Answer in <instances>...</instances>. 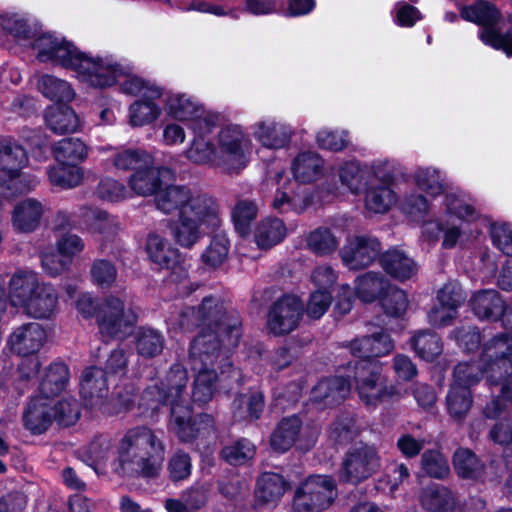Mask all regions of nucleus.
Masks as SVG:
<instances>
[{
    "label": "nucleus",
    "instance_id": "1",
    "mask_svg": "<svg viewBox=\"0 0 512 512\" xmlns=\"http://www.w3.org/2000/svg\"><path fill=\"white\" fill-rule=\"evenodd\" d=\"M96 472H104L108 464L122 478L154 480L160 477L166 456V444L161 434L146 425L127 429L116 450L112 438L99 435L88 448Z\"/></svg>",
    "mask_w": 512,
    "mask_h": 512
},
{
    "label": "nucleus",
    "instance_id": "2",
    "mask_svg": "<svg viewBox=\"0 0 512 512\" xmlns=\"http://www.w3.org/2000/svg\"><path fill=\"white\" fill-rule=\"evenodd\" d=\"M188 381L186 370L180 365H173L166 375L165 391L157 386L148 387L142 397V405L152 410L159 403L171 406L169 429L181 442H192L198 435L212 428V418L208 414L193 416L191 407L184 405L182 394Z\"/></svg>",
    "mask_w": 512,
    "mask_h": 512
},
{
    "label": "nucleus",
    "instance_id": "3",
    "mask_svg": "<svg viewBox=\"0 0 512 512\" xmlns=\"http://www.w3.org/2000/svg\"><path fill=\"white\" fill-rule=\"evenodd\" d=\"M226 337L227 346L235 347L240 337V323L237 317L227 314L218 323H212L210 327L202 328L190 346L189 356L192 369L210 367L220 369L221 374L228 373V377H240V371L232 367L226 352H224L220 339Z\"/></svg>",
    "mask_w": 512,
    "mask_h": 512
},
{
    "label": "nucleus",
    "instance_id": "4",
    "mask_svg": "<svg viewBox=\"0 0 512 512\" xmlns=\"http://www.w3.org/2000/svg\"><path fill=\"white\" fill-rule=\"evenodd\" d=\"M9 300L29 317L49 319L57 310L58 293L32 270H18L9 281Z\"/></svg>",
    "mask_w": 512,
    "mask_h": 512
},
{
    "label": "nucleus",
    "instance_id": "5",
    "mask_svg": "<svg viewBox=\"0 0 512 512\" xmlns=\"http://www.w3.org/2000/svg\"><path fill=\"white\" fill-rule=\"evenodd\" d=\"M33 47L37 51L39 61L70 68L77 73L79 80L86 84L105 83L101 76L90 74V69L97 67L95 57L78 51L73 44L63 38L44 33L36 38Z\"/></svg>",
    "mask_w": 512,
    "mask_h": 512
},
{
    "label": "nucleus",
    "instance_id": "6",
    "mask_svg": "<svg viewBox=\"0 0 512 512\" xmlns=\"http://www.w3.org/2000/svg\"><path fill=\"white\" fill-rule=\"evenodd\" d=\"M96 69H90V74L101 76L105 83L88 84L95 88H105L118 83L123 93L129 95L141 94L144 98L156 99L162 96V90L155 85L147 84L143 79L133 74L132 67L116 61L112 56L95 57Z\"/></svg>",
    "mask_w": 512,
    "mask_h": 512
},
{
    "label": "nucleus",
    "instance_id": "7",
    "mask_svg": "<svg viewBox=\"0 0 512 512\" xmlns=\"http://www.w3.org/2000/svg\"><path fill=\"white\" fill-rule=\"evenodd\" d=\"M351 373L348 377L353 381L354 388L362 403L376 407L396 395V389L387 384L378 361L360 359L349 363Z\"/></svg>",
    "mask_w": 512,
    "mask_h": 512
},
{
    "label": "nucleus",
    "instance_id": "8",
    "mask_svg": "<svg viewBox=\"0 0 512 512\" xmlns=\"http://www.w3.org/2000/svg\"><path fill=\"white\" fill-rule=\"evenodd\" d=\"M460 15L466 21L482 26L479 37L484 44L503 51L508 57L512 56V32L503 34L495 28L502 14L493 3L478 0L463 6Z\"/></svg>",
    "mask_w": 512,
    "mask_h": 512
},
{
    "label": "nucleus",
    "instance_id": "9",
    "mask_svg": "<svg viewBox=\"0 0 512 512\" xmlns=\"http://www.w3.org/2000/svg\"><path fill=\"white\" fill-rule=\"evenodd\" d=\"M218 168L226 173H239L248 162L251 140L240 125L229 124L221 128L215 137Z\"/></svg>",
    "mask_w": 512,
    "mask_h": 512
},
{
    "label": "nucleus",
    "instance_id": "10",
    "mask_svg": "<svg viewBox=\"0 0 512 512\" xmlns=\"http://www.w3.org/2000/svg\"><path fill=\"white\" fill-rule=\"evenodd\" d=\"M99 332L104 338L126 336L137 322L138 316L126 293L105 298L97 315Z\"/></svg>",
    "mask_w": 512,
    "mask_h": 512
},
{
    "label": "nucleus",
    "instance_id": "11",
    "mask_svg": "<svg viewBox=\"0 0 512 512\" xmlns=\"http://www.w3.org/2000/svg\"><path fill=\"white\" fill-rule=\"evenodd\" d=\"M336 496L337 486L331 476L311 475L295 489L292 509L294 512H322Z\"/></svg>",
    "mask_w": 512,
    "mask_h": 512
},
{
    "label": "nucleus",
    "instance_id": "12",
    "mask_svg": "<svg viewBox=\"0 0 512 512\" xmlns=\"http://www.w3.org/2000/svg\"><path fill=\"white\" fill-rule=\"evenodd\" d=\"M215 200L205 193L193 191L186 186L171 185L160 190L155 197L158 210L165 214L177 213L178 217L198 211L206 212Z\"/></svg>",
    "mask_w": 512,
    "mask_h": 512
},
{
    "label": "nucleus",
    "instance_id": "13",
    "mask_svg": "<svg viewBox=\"0 0 512 512\" xmlns=\"http://www.w3.org/2000/svg\"><path fill=\"white\" fill-rule=\"evenodd\" d=\"M381 467V457L374 445L358 443L349 448L342 462L340 477L353 484L360 483Z\"/></svg>",
    "mask_w": 512,
    "mask_h": 512
},
{
    "label": "nucleus",
    "instance_id": "14",
    "mask_svg": "<svg viewBox=\"0 0 512 512\" xmlns=\"http://www.w3.org/2000/svg\"><path fill=\"white\" fill-rule=\"evenodd\" d=\"M319 435L316 425H302L298 416L283 418L273 430L270 445L277 452H286L297 442L301 448H309Z\"/></svg>",
    "mask_w": 512,
    "mask_h": 512
},
{
    "label": "nucleus",
    "instance_id": "15",
    "mask_svg": "<svg viewBox=\"0 0 512 512\" xmlns=\"http://www.w3.org/2000/svg\"><path fill=\"white\" fill-rule=\"evenodd\" d=\"M218 222V207L216 202L208 206L207 213L192 211L178 217L170 225V233L175 242L183 248L193 247L204 235L203 226H215Z\"/></svg>",
    "mask_w": 512,
    "mask_h": 512
},
{
    "label": "nucleus",
    "instance_id": "16",
    "mask_svg": "<svg viewBox=\"0 0 512 512\" xmlns=\"http://www.w3.org/2000/svg\"><path fill=\"white\" fill-rule=\"evenodd\" d=\"M481 363L486 379H499L512 370V336L500 333L483 343Z\"/></svg>",
    "mask_w": 512,
    "mask_h": 512
},
{
    "label": "nucleus",
    "instance_id": "17",
    "mask_svg": "<svg viewBox=\"0 0 512 512\" xmlns=\"http://www.w3.org/2000/svg\"><path fill=\"white\" fill-rule=\"evenodd\" d=\"M380 242L370 235L353 236L347 239L340 251L343 264L351 270L368 267L379 256Z\"/></svg>",
    "mask_w": 512,
    "mask_h": 512
},
{
    "label": "nucleus",
    "instance_id": "18",
    "mask_svg": "<svg viewBox=\"0 0 512 512\" xmlns=\"http://www.w3.org/2000/svg\"><path fill=\"white\" fill-rule=\"evenodd\" d=\"M226 317L227 311L216 298L205 297L198 311L192 307L186 308L177 319L171 317L170 322L175 329L188 331L194 326L210 327L212 323H218L220 319Z\"/></svg>",
    "mask_w": 512,
    "mask_h": 512
},
{
    "label": "nucleus",
    "instance_id": "19",
    "mask_svg": "<svg viewBox=\"0 0 512 512\" xmlns=\"http://www.w3.org/2000/svg\"><path fill=\"white\" fill-rule=\"evenodd\" d=\"M303 306L299 298L284 296L278 299L270 308L267 326L275 335L292 332L299 324Z\"/></svg>",
    "mask_w": 512,
    "mask_h": 512
},
{
    "label": "nucleus",
    "instance_id": "20",
    "mask_svg": "<svg viewBox=\"0 0 512 512\" xmlns=\"http://www.w3.org/2000/svg\"><path fill=\"white\" fill-rule=\"evenodd\" d=\"M46 341V332L36 322L24 323L12 330L7 339L9 350L21 357H29L40 351Z\"/></svg>",
    "mask_w": 512,
    "mask_h": 512
},
{
    "label": "nucleus",
    "instance_id": "21",
    "mask_svg": "<svg viewBox=\"0 0 512 512\" xmlns=\"http://www.w3.org/2000/svg\"><path fill=\"white\" fill-rule=\"evenodd\" d=\"M166 107L174 118L191 122L194 132H200L202 125H212L211 118L205 112L203 106L188 95L175 94L170 96L167 99Z\"/></svg>",
    "mask_w": 512,
    "mask_h": 512
},
{
    "label": "nucleus",
    "instance_id": "22",
    "mask_svg": "<svg viewBox=\"0 0 512 512\" xmlns=\"http://www.w3.org/2000/svg\"><path fill=\"white\" fill-rule=\"evenodd\" d=\"M98 151L105 155L103 164L106 168L119 171H136L138 168L152 164V156L140 149L99 147Z\"/></svg>",
    "mask_w": 512,
    "mask_h": 512
},
{
    "label": "nucleus",
    "instance_id": "23",
    "mask_svg": "<svg viewBox=\"0 0 512 512\" xmlns=\"http://www.w3.org/2000/svg\"><path fill=\"white\" fill-rule=\"evenodd\" d=\"M24 427L32 434L44 433L55 420L53 399L43 395L32 397L23 412Z\"/></svg>",
    "mask_w": 512,
    "mask_h": 512
},
{
    "label": "nucleus",
    "instance_id": "24",
    "mask_svg": "<svg viewBox=\"0 0 512 512\" xmlns=\"http://www.w3.org/2000/svg\"><path fill=\"white\" fill-rule=\"evenodd\" d=\"M173 171L166 167H156L154 163L138 168L129 179L128 186L131 192L137 196H151L161 186V177L172 178Z\"/></svg>",
    "mask_w": 512,
    "mask_h": 512
},
{
    "label": "nucleus",
    "instance_id": "25",
    "mask_svg": "<svg viewBox=\"0 0 512 512\" xmlns=\"http://www.w3.org/2000/svg\"><path fill=\"white\" fill-rule=\"evenodd\" d=\"M80 393L91 408H102L108 395L107 374L97 367H90L82 374Z\"/></svg>",
    "mask_w": 512,
    "mask_h": 512
},
{
    "label": "nucleus",
    "instance_id": "26",
    "mask_svg": "<svg viewBox=\"0 0 512 512\" xmlns=\"http://www.w3.org/2000/svg\"><path fill=\"white\" fill-rule=\"evenodd\" d=\"M45 205L36 198H26L18 202L11 212V222L15 231L31 233L41 223Z\"/></svg>",
    "mask_w": 512,
    "mask_h": 512
},
{
    "label": "nucleus",
    "instance_id": "27",
    "mask_svg": "<svg viewBox=\"0 0 512 512\" xmlns=\"http://www.w3.org/2000/svg\"><path fill=\"white\" fill-rule=\"evenodd\" d=\"M293 134L294 131L288 124L274 120H262L253 125L255 139L269 149L286 147Z\"/></svg>",
    "mask_w": 512,
    "mask_h": 512
},
{
    "label": "nucleus",
    "instance_id": "28",
    "mask_svg": "<svg viewBox=\"0 0 512 512\" xmlns=\"http://www.w3.org/2000/svg\"><path fill=\"white\" fill-rule=\"evenodd\" d=\"M347 347L352 355L370 360L369 358L372 357H382L389 354L394 349V341L389 334L381 331L371 336L355 338L349 342Z\"/></svg>",
    "mask_w": 512,
    "mask_h": 512
},
{
    "label": "nucleus",
    "instance_id": "29",
    "mask_svg": "<svg viewBox=\"0 0 512 512\" xmlns=\"http://www.w3.org/2000/svg\"><path fill=\"white\" fill-rule=\"evenodd\" d=\"M419 502L428 512H453L458 506L456 495L449 488L438 484L423 488Z\"/></svg>",
    "mask_w": 512,
    "mask_h": 512
},
{
    "label": "nucleus",
    "instance_id": "30",
    "mask_svg": "<svg viewBox=\"0 0 512 512\" xmlns=\"http://www.w3.org/2000/svg\"><path fill=\"white\" fill-rule=\"evenodd\" d=\"M211 126L202 125L200 132H195L196 136L185 151L186 158L196 165H207L218 168V153L215 139L211 140L204 136Z\"/></svg>",
    "mask_w": 512,
    "mask_h": 512
},
{
    "label": "nucleus",
    "instance_id": "31",
    "mask_svg": "<svg viewBox=\"0 0 512 512\" xmlns=\"http://www.w3.org/2000/svg\"><path fill=\"white\" fill-rule=\"evenodd\" d=\"M380 263L387 274L400 281L412 278L418 271L415 261L398 249H391L382 254Z\"/></svg>",
    "mask_w": 512,
    "mask_h": 512
},
{
    "label": "nucleus",
    "instance_id": "32",
    "mask_svg": "<svg viewBox=\"0 0 512 512\" xmlns=\"http://www.w3.org/2000/svg\"><path fill=\"white\" fill-rule=\"evenodd\" d=\"M146 252L149 259L160 268L173 269L178 262V250L166 238L155 232L147 236Z\"/></svg>",
    "mask_w": 512,
    "mask_h": 512
},
{
    "label": "nucleus",
    "instance_id": "33",
    "mask_svg": "<svg viewBox=\"0 0 512 512\" xmlns=\"http://www.w3.org/2000/svg\"><path fill=\"white\" fill-rule=\"evenodd\" d=\"M324 160L315 152L299 153L292 161L291 171L296 181L312 183L323 174Z\"/></svg>",
    "mask_w": 512,
    "mask_h": 512
},
{
    "label": "nucleus",
    "instance_id": "34",
    "mask_svg": "<svg viewBox=\"0 0 512 512\" xmlns=\"http://www.w3.org/2000/svg\"><path fill=\"white\" fill-rule=\"evenodd\" d=\"M504 305L501 295L492 289L478 291L470 299L471 309L480 319L498 320Z\"/></svg>",
    "mask_w": 512,
    "mask_h": 512
},
{
    "label": "nucleus",
    "instance_id": "35",
    "mask_svg": "<svg viewBox=\"0 0 512 512\" xmlns=\"http://www.w3.org/2000/svg\"><path fill=\"white\" fill-rule=\"evenodd\" d=\"M28 161L27 152L21 145L8 138L0 139V177L15 175L27 166Z\"/></svg>",
    "mask_w": 512,
    "mask_h": 512
},
{
    "label": "nucleus",
    "instance_id": "36",
    "mask_svg": "<svg viewBox=\"0 0 512 512\" xmlns=\"http://www.w3.org/2000/svg\"><path fill=\"white\" fill-rule=\"evenodd\" d=\"M350 380L335 376L321 380L312 390L315 401L325 402L327 405H334L342 401L350 392Z\"/></svg>",
    "mask_w": 512,
    "mask_h": 512
},
{
    "label": "nucleus",
    "instance_id": "37",
    "mask_svg": "<svg viewBox=\"0 0 512 512\" xmlns=\"http://www.w3.org/2000/svg\"><path fill=\"white\" fill-rule=\"evenodd\" d=\"M449 416L457 422L465 420L473 406V395L468 387L451 384L445 398Z\"/></svg>",
    "mask_w": 512,
    "mask_h": 512
},
{
    "label": "nucleus",
    "instance_id": "38",
    "mask_svg": "<svg viewBox=\"0 0 512 512\" xmlns=\"http://www.w3.org/2000/svg\"><path fill=\"white\" fill-rule=\"evenodd\" d=\"M89 154V147L79 138H64L53 146L55 160L61 164L78 166L86 160Z\"/></svg>",
    "mask_w": 512,
    "mask_h": 512
},
{
    "label": "nucleus",
    "instance_id": "39",
    "mask_svg": "<svg viewBox=\"0 0 512 512\" xmlns=\"http://www.w3.org/2000/svg\"><path fill=\"white\" fill-rule=\"evenodd\" d=\"M287 235L285 223L278 218H266L256 227L254 238L262 249L271 248L284 240Z\"/></svg>",
    "mask_w": 512,
    "mask_h": 512
},
{
    "label": "nucleus",
    "instance_id": "40",
    "mask_svg": "<svg viewBox=\"0 0 512 512\" xmlns=\"http://www.w3.org/2000/svg\"><path fill=\"white\" fill-rule=\"evenodd\" d=\"M45 119L48 128L57 134L74 133L79 128V118L70 107H50Z\"/></svg>",
    "mask_w": 512,
    "mask_h": 512
},
{
    "label": "nucleus",
    "instance_id": "41",
    "mask_svg": "<svg viewBox=\"0 0 512 512\" xmlns=\"http://www.w3.org/2000/svg\"><path fill=\"white\" fill-rule=\"evenodd\" d=\"M287 488L288 483L280 474L265 472L257 480V497L264 503H276Z\"/></svg>",
    "mask_w": 512,
    "mask_h": 512
},
{
    "label": "nucleus",
    "instance_id": "42",
    "mask_svg": "<svg viewBox=\"0 0 512 512\" xmlns=\"http://www.w3.org/2000/svg\"><path fill=\"white\" fill-rule=\"evenodd\" d=\"M192 370L196 372L192 386V399L196 403L205 404L212 399L216 390L218 379L216 368L199 367Z\"/></svg>",
    "mask_w": 512,
    "mask_h": 512
},
{
    "label": "nucleus",
    "instance_id": "43",
    "mask_svg": "<svg viewBox=\"0 0 512 512\" xmlns=\"http://www.w3.org/2000/svg\"><path fill=\"white\" fill-rule=\"evenodd\" d=\"M305 244L317 256H328L338 249L340 240L331 229L318 227L307 233Z\"/></svg>",
    "mask_w": 512,
    "mask_h": 512
},
{
    "label": "nucleus",
    "instance_id": "44",
    "mask_svg": "<svg viewBox=\"0 0 512 512\" xmlns=\"http://www.w3.org/2000/svg\"><path fill=\"white\" fill-rule=\"evenodd\" d=\"M39 184L36 176L17 171L15 175L0 177V194L6 198L16 197L33 191Z\"/></svg>",
    "mask_w": 512,
    "mask_h": 512
},
{
    "label": "nucleus",
    "instance_id": "45",
    "mask_svg": "<svg viewBox=\"0 0 512 512\" xmlns=\"http://www.w3.org/2000/svg\"><path fill=\"white\" fill-rule=\"evenodd\" d=\"M339 179L351 193L358 194L368 185V170L365 165L349 161L340 166Z\"/></svg>",
    "mask_w": 512,
    "mask_h": 512
},
{
    "label": "nucleus",
    "instance_id": "46",
    "mask_svg": "<svg viewBox=\"0 0 512 512\" xmlns=\"http://www.w3.org/2000/svg\"><path fill=\"white\" fill-rule=\"evenodd\" d=\"M68 379L69 371L65 364L55 363L50 365L41 380L39 395L53 399L65 388Z\"/></svg>",
    "mask_w": 512,
    "mask_h": 512
},
{
    "label": "nucleus",
    "instance_id": "47",
    "mask_svg": "<svg viewBox=\"0 0 512 512\" xmlns=\"http://www.w3.org/2000/svg\"><path fill=\"white\" fill-rule=\"evenodd\" d=\"M446 214L459 220L473 221L479 217V213L472 200L463 192L448 193L444 198Z\"/></svg>",
    "mask_w": 512,
    "mask_h": 512
},
{
    "label": "nucleus",
    "instance_id": "48",
    "mask_svg": "<svg viewBox=\"0 0 512 512\" xmlns=\"http://www.w3.org/2000/svg\"><path fill=\"white\" fill-rule=\"evenodd\" d=\"M47 176L53 186L70 189L81 183L83 170L79 166L58 163L48 168Z\"/></svg>",
    "mask_w": 512,
    "mask_h": 512
},
{
    "label": "nucleus",
    "instance_id": "49",
    "mask_svg": "<svg viewBox=\"0 0 512 512\" xmlns=\"http://www.w3.org/2000/svg\"><path fill=\"white\" fill-rule=\"evenodd\" d=\"M37 85L41 93L53 101L68 102L75 96L73 88L67 81L52 75L41 76Z\"/></svg>",
    "mask_w": 512,
    "mask_h": 512
},
{
    "label": "nucleus",
    "instance_id": "50",
    "mask_svg": "<svg viewBox=\"0 0 512 512\" xmlns=\"http://www.w3.org/2000/svg\"><path fill=\"white\" fill-rule=\"evenodd\" d=\"M453 465L461 478L476 479L484 472V464L467 448H459L455 451Z\"/></svg>",
    "mask_w": 512,
    "mask_h": 512
},
{
    "label": "nucleus",
    "instance_id": "51",
    "mask_svg": "<svg viewBox=\"0 0 512 512\" xmlns=\"http://www.w3.org/2000/svg\"><path fill=\"white\" fill-rule=\"evenodd\" d=\"M411 344L417 355L426 360L432 361L443 351L441 338L433 331H419L412 339Z\"/></svg>",
    "mask_w": 512,
    "mask_h": 512
},
{
    "label": "nucleus",
    "instance_id": "52",
    "mask_svg": "<svg viewBox=\"0 0 512 512\" xmlns=\"http://www.w3.org/2000/svg\"><path fill=\"white\" fill-rule=\"evenodd\" d=\"M164 336L152 328H140L136 335V350L145 358H153L159 355L164 348Z\"/></svg>",
    "mask_w": 512,
    "mask_h": 512
},
{
    "label": "nucleus",
    "instance_id": "53",
    "mask_svg": "<svg viewBox=\"0 0 512 512\" xmlns=\"http://www.w3.org/2000/svg\"><path fill=\"white\" fill-rule=\"evenodd\" d=\"M229 246V240L225 235H215L201 254L202 263L209 269L219 268L228 258Z\"/></svg>",
    "mask_w": 512,
    "mask_h": 512
},
{
    "label": "nucleus",
    "instance_id": "54",
    "mask_svg": "<svg viewBox=\"0 0 512 512\" xmlns=\"http://www.w3.org/2000/svg\"><path fill=\"white\" fill-rule=\"evenodd\" d=\"M386 281L380 273L367 272L358 276L355 281V290L363 302H373L384 290Z\"/></svg>",
    "mask_w": 512,
    "mask_h": 512
},
{
    "label": "nucleus",
    "instance_id": "55",
    "mask_svg": "<svg viewBox=\"0 0 512 512\" xmlns=\"http://www.w3.org/2000/svg\"><path fill=\"white\" fill-rule=\"evenodd\" d=\"M256 455V446L250 440L242 438L225 446L221 451L222 458L233 466L249 463Z\"/></svg>",
    "mask_w": 512,
    "mask_h": 512
},
{
    "label": "nucleus",
    "instance_id": "56",
    "mask_svg": "<svg viewBox=\"0 0 512 512\" xmlns=\"http://www.w3.org/2000/svg\"><path fill=\"white\" fill-rule=\"evenodd\" d=\"M396 202V193L388 185L371 187L366 192L365 207L373 213H385Z\"/></svg>",
    "mask_w": 512,
    "mask_h": 512
},
{
    "label": "nucleus",
    "instance_id": "57",
    "mask_svg": "<svg viewBox=\"0 0 512 512\" xmlns=\"http://www.w3.org/2000/svg\"><path fill=\"white\" fill-rule=\"evenodd\" d=\"M137 100L130 105L129 121L132 126L141 127L155 121L161 113V109L151 98Z\"/></svg>",
    "mask_w": 512,
    "mask_h": 512
},
{
    "label": "nucleus",
    "instance_id": "58",
    "mask_svg": "<svg viewBox=\"0 0 512 512\" xmlns=\"http://www.w3.org/2000/svg\"><path fill=\"white\" fill-rule=\"evenodd\" d=\"M258 213V205L253 200L240 199L233 208L232 217L236 230L245 236L250 231V225Z\"/></svg>",
    "mask_w": 512,
    "mask_h": 512
},
{
    "label": "nucleus",
    "instance_id": "59",
    "mask_svg": "<svg viewBox=\"0 0 512 512\" xmlns=\"http://www.w3.org/2000/svg\"><path fill=\"white\" fill-rule=\"evenodd\" d=\"M415 184L426 193L436 196L441 194L445 189L444 178L440 171L431 167L418 168L414 173Z\"/></svg>",
    "mask_w": 512,
    "mask_h": 512
},
{
    "label": "nucleus",
    "instance_id": "60",
    "mask_svg": "<svg viewBox=\"0 0 512 512\" xmlns=\"http://www.w3.org/2000/svg\"><path fill=\"white\" fill-rule=\"evenodd\" d=\"M453 375V385H461L470 389L472 386L476 385L484 375L486 376V372L482 367L481 357L478 362L459 363L455 366Z\"/></svg>",
    "mask_w": 512,
    "mask_h": 512
},
{
    "label": "nucleus",
    "instance_id": "61",
    "mask_svg": "<svg viewBox=\"0 0 512 512\" xmlns=\"http://www.w3.org/2000/svg\"><path fill=\"white\" fill-rule=\"evenodd\" d=\"M421 466L431 478L444 479L450 473L447 459L438 450H427L421 456Z\"/></svg>",
    "mask_w": 512,
    "mask_h": 512
},
{
    "label": "nucleus",
    "instance_id": "62",
    "mask_svg": "<svg viewBox=\"0 0 512 512\" xmlns=\"http://www.w3.org/2000/svg\"><path fill=\"white\" fill-rule=\"evenodd\" d=\"M53 413L59 424L73 425L80 418V405L72 397H65L58 402L53 399Z\"/></svg>",
    "mask_w": 512,
    "mask_h": 512
},
{
    "label": "nucleus",
    "instance_id": "63",
    "mask_svg": "<svg viewBox=\"0 0 512 512\" xmlns=\"http://www.w3.org/2000/svg\"><path fill=\"white\" fill-rule=\"evenodd\" d=\"M316 141L322 149L339 152L348 147L349 134L345 130L322 129L317 133Z\"/></svg>",
    "mask_w": 512,
    "mask_h": 512
},
{
    "label": "nucleus",
    "instance_id": "64",
    "mask_svg": "<svg viewBox=\"0 0 512 512\" xmlns=\"http://www.w3.org/2000/svg\"><path fill=\"white\" fill-rule=\"evenodd\" d=\"M358 433L355 419L350 415L340 416L330 427L329 437L339 444L351 441Z\"/></svg>",
    "mask_w": 512,
    "mask_h": 512
}]
</instances>
